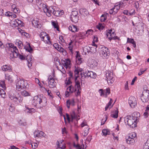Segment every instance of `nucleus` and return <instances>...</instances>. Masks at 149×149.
<instances>
[{
  "label": "nucleus",
  "mask_w": 149,
  "mask_h": 149,
  "mask_svg": "<svg viewBox=\"0 0 149 149\" xmlns=\"http://www.w3.org/2000/svg\"><path fill=\"white\" fill-rule=\"evenodd\" d=\"M99 92L100 93V95L101 96H104L105 95L104 90L101 89L99 90Z\"/></svg>",
  "instance_id": "nucleus-60"
},
{
  "label": "nucleus",
  "mask_w": 149,
  "mask_h": 149,
  "mask_svg": "<svg viewBox=\"0 0 149 149\" xmlns=\"http://www.w3.org/2000/svg\"><path fill=\"white\" fill-rule=\"evenodd\" d=\"M27 45L28 46L24 47V48L25 49L26 51L30 52L32 51L33 49L29 43H27Z\"/></svg>",
  "instance_id": "nucleus-40"
},
{
  "label": "nucleus",
  "mask_w": 149,
  "mask_h": 149,
  "mask_svg": "<svg viewBox=\"0 0 149 149\" xmlns=\"http://www.w3.org/2000/svg\"><path fill=\"white\" fill-rule=\"evenodd\" d=\"M140 116V113L139 112H135L132 114V117L133 118L134 120L137 123Z\"/></svg>",
  "instance_id": "nucleus-19"
},
{
  "label": "nucleus",
  "mask_w": 149,
  "mask_h": 149,
  "mask_svg": "<svg viewBox=\"0 0 149 149\" xmlns=\"http://www.w3.org/2000/svg\"><path fill=\"white\" fill-rule=\"evenodd\" d=\"M29 84L26 80H20L18 81L16 84V89L18 91L28 88Z\"/></svg>",
  "instance_id": "nucleus-3"
},
{
  "label": "nucleus",
  "mask_w": 149,
  "mask_h": 149,
  "mask_svg": "<svg viewBox=\"0 0 149 149\" xmlns=\"http://www.w3.org/2000/svg\"><path fill=\"white\" fill-rule=\"evenodd\" d=\"M86 75L85 72H83V73L82 72H81L80 73V76L81 77V82L82 81H84L85 79L87 77Z\"/></svg>",
  "instance_id": "nucleus-42"
},
{
  "label": "nucleus",
  "mask_w": 149,
  "mask_h": 149,
  "mask_svg": "<svg viewBox=\"0 0 149 149\" xmlns=\"http://www.w3.org/2000/svg\"><path fill=\"white\" fill-rule=\"evenodd\" d=\"M91 139H92L91 136H88L86 140L85 143L86 144H88V143H90V142Z\"/></svg>",
  "instance_id": "nucleus-56"
},
{
  "label": "nucleus",
  "mask_w": 149,
  "mask_h": 149,
  "mask_svg": "<svg viewBox=\"0 0 149 149\" xmlns=\"http://www.w3.org/2000/svg\"><path fill=\"white\" fill-rule=\"evenodd\" d=\"M106 78L108 82L111 84L113 83L114 80L113 72L110 71H106Z\"/></svg>",
  "instance_id": "nucleus-8"
},
{
  "label": "nucleus",
  "mask_w": 149,
  "mask_h": 149,
  "mask_svg": "<svg viewBox=\"0 0 149 149\" xmlns=\"http://www.w3.org/2000/svg\"><path fill=\"white\" fill-rule=\"evenodd\" d=\"M81 126L82 127L84 126L86 127L84 131L82 133V136H86L89 133V130L90 128H89L86 124L85 123L84 121L81 124Z\"/></svg>",
  "instance_id": "nucleus-14"
},
{
  "label": "nucleus",
  "mask_w": 149,
  "mask_h": 149,
  "mask_svg": "<svg viewBox=\"0 0 149 149\" xmlns=\"http://www.w3.org/2000/svg\"><path fill=\"white\" fill-rule=\"evenodd\" d=\"M96 48L94 47H90V52L92 53H95L96 51Z\"/></svg>",
  "instance_id": "nucleus-53"
},
{
  "label": "nucleus",
  "mask_w": 149,
  "mask_h": 149,
  "mask_svg": "<svg viewBox=\"0 0 149 149\" xmlns=\"http://www.w3.org/2000/svg\"><path fill=\"white\" fill-rule=\"evenodd\" d=\"M116 3L118 4V6L119 7V8H120V7L124 8L125 7L126 5V3L121 1Z\"/></svg>",
  "instance_id": "nucleus-43"
},
{
  "label": "nucleus",
  "mask_w": 149,
  "mask_h": 149,
  "mask_svg": "<svg viewBox=\"0 0 149 149\" xmlns=\"http://www.w3.org/2000/svg\"><path fill=\"white\" fill-rule=\"evenodd\" d=\"M2 69L3 71H4L10 72L12 71L11 67L10 65H3V66L2 67Z\"/></svg>",
  "instance_id": "nucleus-24"
},
{
  "label": "nucleus",
  "mask_w": 149,
  "mask_h": 149,
  "mask_svg": "<svg viewBox=\"0 0 149 149\" xmlns=\"http://www.w3.org/2000/svg\"><path fill=\"white\" fill-rule=\"evenodd\" d=\"M73 146L77 149H84V145L82 144L81 146L79 144H76L75 143H74L73 144Z\"/></svg>",
  "instance_id": "nucleus-37"
},
{
  "label": "nucleus",
  "mask_w": 149,
  "mask_h": 149,
  "mask_svg": "<svg viewBox=\"0 0 149 149\" xmlns=\"http://www.w3.org/2000/svg\"><path fill=\"white\" fill-rule=\"evenodd\" d=\"M11 53H10V57L12 58L17 57L19 54L18 53V51L16 47H14L13 49H11Z\"/></svg>",
  "instance_id": "nucleus-15"
},
{
  "label": "nucleus",
  "mask_w": 149,
  "mask_h": 149,
  "mask_svg": "<svg viewBox=\"0 0 149 149\" xmlns=\"http://www.w3.org/2000/svg\"><path fill=\"white\" fill-rule=\"evenodd\" d=\"M83 52L85 54H86V53H88L90 52V47L86 46H85L83 49Z\"/></svg>",
  "instance_id": "nucleus-39"
},
{
  "label": "nucleus",
  "mask_w": 149,
  "mask_h": 149,
  "mask_svg": "<svg viewBox=\"0 0 149 149\" xmlns=\"http://www.w3.org/2000/svg\"><path fill=\"white\" fill-rule=\"evenodd\" d=\"M136 134L134 132H132L130 133L128 137L133 139H136Z\"/></svg>",
  "instance_id": "nucleus-49"
},
{
  "label": "nucleus",
  "mask_w": 149,
  "mask_h": 149,
  "mask_svg": "<svg viewBox=\"0 0 149 149\" xmlns=\"http://www.w3.org/2000/svg\"><path fill=\"white\" fill-rule=\"evenodd\" d=\"M26 107V108L25 109V111L27 113L32 114V113H34L35 112L36 110L33 108H29Z\"/></svg>",
  "instance_id": "nucleus-34"
},
{
  "label": "nucleus",
  "mask_w": 149,
  "mask_h": 149,
  "mask_svg": "<svg viewBox=\"0 0 149 149\" xmlns=\"http://www.w3.org/2000/svg\"><path fill=\"white\" fill-rule=\"evenodd\" d=\"M51 23L54 28L56 29L57 30L59 31V28L57 22L56 21H52L51 22Z\"/></svg>",
  "instance_id": "nucleus-36"
},
{
  "label": "nucleus",
  "mask_w": 149,
  "mask_h": 149,
  "mask_svg": "<svg viewBox=\"0 0 149 149\" xmlns=\"http://www.w3.org/2000/svg\"><path fill=\"white\" fill-rule=\"evenodd\" d=\"M82 61V59L81 56L78 53H77L76 56V62L78 64H80Z\"/></svg>",
  "instance_id": "nucleus-29"
},
{
  "label": "nucleus",
  "mask_w": 149,
  "mask_h": 149,
  "mask_svg": "<svg viewBox=\"0 0 149 149\" xmlns=\"http://www.w3.org/2000/svg\"><path fill=\"white\" fill-rule=\"evenodd\" d=\"M119 9V7L118 6V4L116 3L114 7L109 10V13L111 14H115L117 13Z\"/></svg>",
  "instance_id": "nucleus-17"
},
{
  "label": "nucleus",
  "mask_w": 149,
  "mask_h": 149,
  "mask_svg": "<svg viewBox=\"0 0 149 149\" xmlns=\"http://www.w3.org/2000/svg\"><path fill=\"white\" fill-rule=\"evenodd\" d=\"M9 97L15 103L19 104L22 102L23 100V97L18 93L16 94L14 90L10 91L9 92Z\"/></svg>",
  "instance_id": "nucleus-1"
},
{
  "label": "nucleus",
  "mask_w": 149,
  "mask_h": 149,
  "mask_svg": "<svg viewBox=\"0 0 149 149\" xmlns=\"http://www.w3.org/2000/svg\"><path fill=\"white\" fill-rule=\"evenodd\" d=\"M31 146L33 149H35L37 147L38 144L37 143H33L31 144Z\"/></svg>",
  "instance_id": "nucleus-61"
},
{
  "label": "nucleus",
  "mask_w": 149,
  "mask_h": 149,
  "mask_svg": "<svg viewBox=\"0 0 149 149\" xmlns=\"http://www.w3.org/2000/svg\"><path fill=\"white\" fill-rule=\"evenodd\" d=\"M57 50L60 52L64 53L65 54H66V52L65 49L62 48L60 45V47L58 48Z\"/></svg>",
  "instance_id": "nucleus-50"
},
{
  "label": "nucleus",
  "mask_w": 149,
  "mask_h": 149,
  "mask_svg": "<svg viewBox=\"0 0 149 149\" xmlns=\"http://www.w3.org/2000/svg\"><path fill=\"white\" fill-rule=\"evenodd\" d=\"M143 149H149V138L145 143Z\"/></svg>",
  "instance_id": "nucleus-44"
},
{
  "label": "nucleus",
  "mask_w": 149,
  "mask_h": 149,
  "mask_svg": "<svg viewBox=\"0 0 149 149\" xmlns=\"http://www.w3.org/2000/svg\"><path fill=\"white\" fill-rule=\"evenodd\" d=\"M100 48L99 51L100 56L103 58H107L109 54V49L107 47L103 46H101Z\"/></svg>",
  "instance_id": "nucleus-5"
},
{
  "label": "nucleus",
  "mask_w": 149,
  "mask_h": 149,
  "mask_svg": "<svg viewBox=\"0 0 149 149\" xmlns=\"http://www.w3.org/2000/svg\"><path fill=\"white\" fill-rule=\"evenodd\" d=\"M5 92L4 90L0 88V95L1 97L3 98H5Z\"/></svg>",
  "instance_id": "nucleus-48"
},
{
  "label": "nucleus",
  "mask_w": 149,
  "mask_h": 149,
  "mask_svg": "<svg viewBox=\"0 0 149 149\" xmlns=\"http://www.w3.org/2000/svg\"><path fill=\"white\" fill-rule=\"evenodd\" d=\"M72 120L74 119H75L76 118L77 116L74 111H73L71 115Z\"/></svg>",
  "instance_id": "nucleus-59"
},
{
  "label": "nucleus",
  "mask_w": 149,
  "mask_h": 149,
  "mask_svg": "<svg viewBox=\"0 0 149 149\" xmlns=\"http://www.w3.org/2000/svg\"><path fill=\"white\" fill-rule=\"evenodd\" d=\"M21 95L24 97H26L30 95L29 93L26 90L21 92Z\"/></svg>",
  "instance_id": "nucleus-46"
},
{
  "label": "nucleus",
  "mask_w": 149,
  "mask_h": 149,
  "mask_svg": "<svg viewBox=\"0 0 149 149\" xmlns=\"http://www.w3.org/2000/svg\"><path fill=\"white\" fill-rule=\"evenodd\" d=\"M62 63L64 64V66L66 68H68L70 67L71 64L70 61L69 59H67L65 60L62 61Z\"/></svg>",
  "instance_id": "nucleus-21"
},
{
  "label": "nucleus",
  "mask_w": 149,
  "mask_h": 149,
  "mask_svg": "<svg viewBox=\"0 0 149 149\" xmlns=\"http://www.w3.org/2000/svg\"><path fill=\"white\" fill-rule=\"evenodd\" d=\"M42 40L47 44H51L50 38L48 35L44 37L42 39Z\"/></svg>",
  "instance_id": "nucleus-31"
},
{
  "label": "nucleus",
  "mask_w": 149,
  "mask_h": 149,
  "mask_svg": "<svg viewBox=\"0 0 149 149\" xmlns=\"http://www.w3.org/2000/svg\"><path fill=\"white\" fill-rule=\"evenodd\" d=\"M118 111L117 110H115L111 113V116L114 118H117L118 117Z\"/></svg>",
  "instance_id": "nucleus-32"
},
{
  "label": "nucleus",
  "mask_w": 149,
  "mask_h": 149,
  "mask_svg": "<svg viewBox=\"0 0 149 149\" xmlns=\"http://www.w3.org/2000/svg\"><path fill=\"white\" fill-rule=\"evenodd\" d=\"M91 73L90 75V77L92 78H95L96 77V74L95 73L91 71Z\"/></svg>",
  "instance_id": "nucleus-58"
},
{
  "label": "nucleus",
  "mask_w": 149,
  "mask_h": 149,
  "mask_svg": "<svg viewBox=\"0 0 149 149\" xmlns=\"http://www.w3.org/2000/svg\"><path fill=\"white\" fill-rule=\"evenodd\" d=\"M79 13L85 16L88 14V10L85 8H81L79 10Z\"/></svg>",
  "instance_id": "nucleus-26"
},
{
  "label": "nucleus",
  "mask_w": 149,
  "mask_h": 149,
  "mask_svg": "<svg viewBox=\"0 0 149 149\" xmlns=\"http://www.w3.org/2000/svg\"><path fill=\"white\" fill-rule=\"evenodd\" d=\"M129 104L132 108H134L137 104L136 98L133 96H131L129 99Z\"/></svg>",
  "instance_id": "nucleus-13"
},
{
  "label": "nucleus",
  "mask_w": 149,
  "mask_h": 149,
  "mask_svg": "<svg viewBox=\"0 0 149 149\" xmlns=\"http://www.w3.org/2000/svg\"><path fill=\"white\" fill-rule=\"evenodd\" d=\"M142 96L141 97V99L142 101L144 103L147 102L148 100L149 96V91L146 90L143 92Z\"/></svg>",
  "instance_id": "nucleus-11"
},
{
  "label": "nucleus",
  "mask_w": 149,
  "mask_h": 149,
  "mask_svg": "<svg viewBox=\"0 0 149 149\" xmlns=\"http://www.w3.org/2000/svg\"><path fill=\"white\" fill-rule=\"evenodd\" d=\"M92 32V29L88 30L87 31H86L84 33H79V36L82 37L83 35V34H84L85 36H88V35H90L91 34Z\"/></svg>",
  "instance_id": "nucleus-25"
},
{
  "label": "nucleus",
  "mask_w": 149,
  "mask_h": 149,
  "mask_svg": "<svg viewBox=\"0 0 149 149\" xmlns=\"http://www.w3.org/2000/svg\"><path fill=\"white\" fill-rule=\"evenodd\" d=\"M91 72V71H88L85 72V73L86 75V76L87 77H90Z\"/></svg>",
  "instance_id": "nucleus-63"
},
{
  "label": "nucleus",
  "mask_w": 149,
  "mask_h": 149,
  "mask_svg": "<svg viewBox=\"0 0 149 149\" xmlns=\"http://www.w3.org/2000/svg\"><path fill=\"white\" fill-rule=\"evenodd\" d=\"M123 13L124 14L128 15H130V13L129 12L128 10H124L123 12Z\"/></svg>",
  "instance_id": "nucleus-64"
},
{
  "label": "nucleus",
  "mask_w": 149,
  "mask_h": 149,
  "mask_svg": "<svg viewBox=\"0 0 149 149\" xmlns=\"http://www.w3.org/2000/svg\"><path fill=\"white\" fill-rule=\"evenodd\" d=\"M115 35L114 32H112V30H109L108 33L106 34V36L107 37L109 40H111L112 39L116 40L118 39V37L117 36H114Z\"/></svg>",
  "instance_id": "nucleus-12"
},
{
  "label": "nucleus",
  "mask_w": 149,
  "mask_h": 149,
  "mask_svg": "<svg viewBox=\"0 0 149 149\" xmlns=\"http://www.w3.org/2000/svg\"><path fill=\"white\" fill-rule=\"evenodd\" d=\"M79 88L76 87L75 85L74 88L72 86L70 85L67 88V91H66L65 93V95L66 97H68L70 95V93H72L74 92L77 91L75 93V95L77 96L79 95L81 93V88L79 84Z\"/></svg>",
  "instance_id": "nucleus-2"
},
{
  "label": "nucleus",
  "mask_w": 149,
  "mask_h": 149,
  "mask_svg": "<svg viewBox=\"0 0 149 149\" xmlns=\"http://www.w3.org/2000/svg\"><path fill=\"white\" fill-rule=\"evenodd\" d=\"M80 73L79 72L78 70L77 69V68H76L75 70L74 71V79L75 81V86L76 87H77L79 88V84H80V82L78 80V78L79 79L80 78Z\"/></svg>",
  "instance_id": "nucleus-10"
},
{
  "label": "nucleus",
  "mask_w": 149,
  "mask_h": 149,
  "mask_svg": "<svg viewBox=\"0 0 149 149\" xmlns=\"http://www.w3.org/2000/svg\"><path fill=\"white\" fill-rule=\"evenodd\" d=\"M64 13L63 11V10L60 11L59 10H57L56 8V10L54 11V15L58 17L61 16L63 15Z\"/></svg>",
  "instance_id": "nucleus-27"
},
{
  "label": "nucleus",
  "mask_w": 149,
  "mask_h": 149,
  "mask_svg": "<svg viewBox=\"0 0 149 149\" xmlns=\"http://www.w3.org/2000/svg\"><path fill=\"white\" fill-rule=\"evenodd\" d=\"M96 28L100 30H101L104 28V24L99 23V24L96 26Z\"/></svg>",
  "instance_id": "nucleus-45"
},
{
  "label": "nucleus",
  "mask_w": 149,
  "mask_h": 149,
  "mask_svg": "<svg viewBox=\"0 0 149 149\" xmlns=\"http://www.w3.org/2000/svg\"><path fill=\"white\" fill-rule=\"evenodd\" d=\"M126 141L127 143L131 145H133L135 142V139L128 137L126 139Z\"/></svg>",
  "instance_id": "nucleus-33"
},
{
  "label": "nucleus",
  "mask_w": 149,
  "mask_h": 149,
  "mask_svg": "<svg viewBox=\"0 0 149 149\" xmlns=\"http://www.w3.org/2000/svg\"><path fill=\"white\" fill-rule=\"evenodd\" d=\"M135 41H134V40L133 39L131 38L130 39L129 38H127V42H129L132 44Z\"/></svg>",
  "instance_id": "nucleus-62"
},
{
  "label": "nucleus",
  "mask_w": 149,
  "mask_h": 149,
  "mask_svg": "<svg viewBox=\"0 0 149 149\" xmlns=\"http://www.w3.org/2000/svg\"><path fill=\"white\" fill-rule=\"evenodd\" d=\"M44 134V132L42 131H39V130L36 131L34 132V136L39 138L40 137L42 136H43Z\"/></svg>",
  "instance_id": "nucleus-20"
},
{
  "label": "nucleus",
  "mask_w": 149,
  "mask_h": 149,
  "mask_svg": "<svg viewBox=\"0 0 149 149\" xmlns=\"http://www.w3.org/2000/svg\"><path fill=\"white\" fill-rule=\"evenodd\" d=\"M69 29L70 31H72L73 32H75L78 31V29L77 28V26L73 25H71L69 27Z\"/></svg>",
  "instance_id": "nucleus-23"
},
{
  "label": "nucleus",
  "mask_w": 149,
  "mask_h": 149,
  "mask_svg": "<svg viewBox=\"0 0 149 149\" xmlns=\"http://www.w3.org/2000/svg\"><path fill=\"white\" fill-rule=\"evenodd\" d=\"M48 35L46 32H41L40 35V37L42 39L46 36Z\"/></svg>",
  "instance_id": "nucleus-55"
},
{
  "label": "nucleus",
  "mask_w": 149,
  "mask_h": 149,
  "mask_svg": "<svg viewBox=\"0 0 149 149\" xmlns=\"http://www.w3.org/2000/svg\"><path fill=\"white\" fill-rule=\"evenodd\" d=\"M56 9L55 6H52L48 8L46 6L43 8L44 12L45 13L46 15L48 17L51 16L52 14H54V11Z\"/></svg>",
  "instance_id": "nucleus-6"
},
{
  "label": "nucleus",
  "mask_w": 149,
  "mask_h": 149,
  "mask_svg": "<svg viewBox=\"0 0 149 149\" xmlns=\"http://www.w3.org/2000/svg\"><path fill=\"white\" fill-rule=\"evenodd\" d=\"M36 5L38 7L39 9H41L42 8L43 9L44 7H45L46 6L43 3H42L41 0H36Z\"/></svg>",
  "instance_id": "nucleus-22"
},
{
  "label": "nucleus",
  "mask_w": 149,
  "mask_h": 149,
  "mask_svg": "<svg viewBox=\"0 0 149 149\" xmlns=\"http://www.w3.org/2000/svg\"><path fill=\"white\" fill-rule=\"evenodd\" d=\"M63 141V140H61L60 142L57 141V145L58 147L61 149H63L65 148V146L63 145V144L62 143V142Z\"/></svg>",
  "instance_id": "nucleus-35"
},
{
  "label": "nucleus",
  "mask_w": 149,
  "mask_h": 149,
  "mask_svg": "<svg viewBox=\"0 0 149 149\" xmlns=\"http://www.w3.org/2000/svg\"><path fill=\"white\" fill-rule=\"evenodd\" d=\"M32 104L34 106L41 107L43 105L42 103V99L40 98L39 96H34L32 100Z\"/></svg>",
  "instance_id": "nucleus-7"
},
{
  "label": "nucleus",
  "mask_w": 149,
  "mask_h": 149,
  "mask_svg": "<svg viewBox=\"0 0 149 149\" xmlns=\"http://www.w3.org/2000/svg\"><path fill=\"white\" fill-rule=\"evenodd\" d=\"M6 46L7 47L12 48L13 49L14 47H16V46H14V45L12 43H7L6 44Z\"/></svg>",
  "instance_id": "nucleus-57"
},
{
  "label": "nucleus",
  "mask_w": 149,
  "mask_h": 149,
  "mask_svg": "<svg viewBox=\"0 0 149 149\" xmlns=\"http://www.w3.org/2000/svg\"><path fill=\"white\" fill-rule=\"evenodd\" d=\"M32 25L35 27L38 28H39L41 27V25L39 21L37 19H33L32 22Z\"/></svg>",
  "instance_id": "nucleus-18"
},
{
  "label": "nucleus",
  "mask_w": 149,
  "mask_h": 149,
  "mask_svg": "<svg viewBox=\"0 0 149 149\" xmlns=\"http://www.w3.org/2000/svg\"><path fill=\"white\" fill-rule=\"evenodd\" d=\"M6 79L8 80L9 81H13V79L10 75L6 74L5 76Z\"/></svg>",
  "instance_id": "nucleus-54"
},
{
  "label": "nucleus",
  "mask_w": 149,
  "mask_h": 149,
  "mask_svg": "<svg viewBox=\"0 0 149 149\" xmlns=\"http://www.w3.org/2000/svg\"><path fill=\"white\" fill-rule=\"evenodd\" d=\"M15 44L16 45H17L19 48H22L23 46V44L21 41L19 40H16Z\"/></svg>",
  "instance_id": "nucleus-41"
},
{
  "label": "nucleus",
  "mask_w": 149,
  "mask_h": 149,
  "mask_svg": "<svg viewBox=\"0 0 149 149\" xmlns=\"http://www.w3.org/2000/svg\"><path fill=\"white\" fill-rule=\"evenodd\" d=\"M26 59L27 60L28 66L29 68H30L32 66V60L31 57L30 55H28L26 57Z\"/></svg>",
  "instance_id": "nucleus-30"
},
{
  "label": "nucleus",
  "mask_w": 149,
  "mask_h": 149,
  "mask_svg": "<svg viewBox=\"0 0 149 149\" xmlns=\"http://www.w3.org/2000/svg\"><path fill=\"white\" fill-rule=\"evenodd\" d=\"M13 22H14V24L15 25V26H17L21 25L22 22L20 20L18 19H15L14 20Z\"/></svg>",
  "instance_id": "nucleus-38"
},
{
  "label": "nucleus",
  "mask_w": 149,
  "mask_h": 149,
  "mask_svg": "<svg viewBox=\"0 0 149 149\" xmlns=\"http://www.w3.org/2000/svg\"><path fill=\"white\" fill-rule=\"evenodd\" d=\"M49 86L50 88H53L55 87L56 83L55 82L54 79L50 76L48 78Z\"/></svg>",
  "instance_id": "nucleus-16"
},
{
  "label": "nucleus",
  "mask_w": 149,
  "mask_h": 149,
  "mask_svg": "<svg viewBox=\"0 0 149 149\" xmlns=\"http://www.w3.org/2000/svg\"><path fill=\"white\" fill-rule=\"evenodd\" d=\"M107 15H102L101 17L100 20L102 22L105 21L107 19Z\"/></svg>",
  "instance_id": "nucleus-51"
},
{
  "label": "nucleus",
  "mask_w": 149,
  "mask_h": 149,
  "mask_svg": "<svg viewBox=\"0 0 149 149\" xmlns=\"http://www.w3.org/2000/svg\"><path fill=\"white\" fill-rule=\"evenodd\" d=\"M78 13L77 11H72L70 16V19L72 22L76 23L79 20Z\"/></svg>",
  "instance_id": "nucleus-9"
},
{
  "label": "nucleus",
  "mask_w": 149,
  "mask_h": 149,
  "mask_svg": "<svg viewBox=\"0 0 149 149\" xmlns=\"http://www.w3.org/2000/svg\"><path fill=\"white\" fill-rule=\"evenodd\" d=\"M124 122L125 123L129 126L132 128H134L136 126L137 123L134 120L132 116L128 115L124 118Z\"/></svg>",
  "instance_id": "nucleus-4"
},
{
  "label": "nucleus",
  "mask_w": 149,
  "mask_h": 149,
  "mask_svg": "<svg viewBox=\"0 0 149 149\" xmlns=\"http://www.w3.org/2000/svg\"><path fill=\"white\" fill-rule=\"evenodd\" d=\"M102 133L103 135L106 136L108 134H110V132L108 130L104 129L102 130Z\"/></svg>",
  "instance_id": "nucleus-47"
},
{
  "label": "nucleus",
  "mask_w": 149,
  "mask_h": 149,
  "mask_svg": "<svg viewBox=\"0 0 149 149\" xmlns=\"http://www.w3.org/2000/svg\"><path fill=\"white\" fill-rule=\"evenodd\" d=\"M105 97H107V95H109L110 93V90L109 88H107L105 90H104Z\"/></svg>",
  "instance_id": "nucleus-52"
},
{
  "label": "nucleus",
  "mask_w": 149,
  "mask_h": 149,
  "mask_svg": "<svg viewBox=\"0 0 149 149\" xmlns=\"http://www.w3.org/2000/svg\"><path fill=\"white\" fill-rule=\"evenodd\" d=\"M75 102L74 99L67 100L66 102L67 106L68 108L70 107V106H73L74 105Z\"/></svg>",
  "instance_id": "nucleus-28"
}]
</instances>
